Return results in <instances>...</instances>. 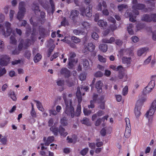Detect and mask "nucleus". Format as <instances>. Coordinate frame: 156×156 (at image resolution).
Instances as JSON below:
<instances>
[{
	"mask_svg": "<svg viewBox=\"0 0 156 156\" xmlns=\"http://www.w3.org/2000/svg\"><path fill=\"white\" fill-rule=\"evenodd\" d=\"M34 101L36 103L37 107L38 110L42 112L44 111V109L43 108L41 103L39 101L34 100Z\"/></svg>",
	"mask_w": 156,
	"mask_h": 156,
	"instance_id": "a211bd4d",
	"label": "nucleus"
},
{
	"mask_svg": "<svg viewBox=\"0 0 156 156\" xmlns=\"http://www.w3.org/2000/svg\"><path fill=\"white\" fill-rule=\"evenodd\" d=\"M24 6L25 3L24 2H21L19 3V11L17 16V18L20 21L23 19L25 12H26Z\"/></svg>",
	"mask_w": 156,
	"mask_h": 156,
	"instance_id": "20e7f679",
	"label": "nucleus"
},
{
	"mask_svg": "<svg viewBox=\"0 0 156 156\" xmlns=\"http://www.w3.org/2000/svg\"><path fill=\"white\" fill-rule=\"evenodd\" d=\"M133 26L132 24H129V26L128 27L127 30L128 33L131 35L133 34V31L132 29Z\"/></svg>",
	"mask_w": 156,
	"mask_h": 156,
	"instance_id": "72a5a7b5",
	"label": "nucleus"
},
{
	"mask_svg": "<svg viewBox=\"0 0 156 156\" xmlns=\"http://www.w3.org/2000/svg\"><path fill=\"white\" fill-rule=\"evenodd\" d=\"M126 123V127L125 133V136L126 138H128L130 135L131 133V126L129 119L128 118H126L125 119Z\"/></svg>",
	"mask_w": 156,
	"mask_h": 156,
	"instance_id": "423d86ee",
	"label": "nucleus"
},
{
	"mask_svg": "<svg viewBox=\"0 0 156 156\" xmlns=\"http://www.w3.org/2000/svg\"><path fill=\"white\" fill-rule=\"evenodd\" d=\"M31 55L30 52L29 51H25L24 54V56L25 57L27 58L28 59L29 58Z\"/></svg>",
	"mask_w": 156,
	"mask_h": 156,
	"instance_id": "603ef678",
	"label": "nucleus"
},
{
	"mask_svg": "<svg viewBox=\"0 0 156 156\" xmlns=\"http://www.w3.org/2000/svg\"><path fill=\"white\" fill-rule=\"evenodd\" d=\"M6 72V70L5 68L2 69L0 67V76L3 75Z\"/></svg>",
	"mask_w": 156,
	"mask_h": 156,
	"instance_id": "0e129e2a",
	"label": "nucleus"
},
{
	"mask_svg": "<svg viewBox=\"0 0 156 156\" xmlns=\"http://www.w3.org/2000/svg\"><path fill=\"white\" fill-rule=\"evenodd\" d=\"M60 73L64 75L65 77L69 76L70 74L69 71L66 68H63L60 71Z\"/></svg>",
	"mask_w": 156,
	"mask_h": 156,
	"instance_id": "aec40b11",
	"label": "nucleus"
},
{
	"mask_svg": "<svg viewBox=\"0 0 156 156\" xmlns=\"http://www.w3.org/2000/svg\"><path fill=\"white\" fill-rule=\"evenodd\" d=\"M9 58L8 56L4 55L0 59V64L1 65L5 66L7 65L9 61Z\"/></svg>",
	"mask_w": 156,
	"mask_h": 156,
	"instance_id": "1a4fd4ad",
	"label": "nucleus"
},
{
	"mask_svg": "<svg viewBox=\"0 0 156 156\" xmlns=\"http://www.w3.org/2000/svg\"><path fill=\"white\" fill-rule=\"evenodd\" d=\"M50 115H57V113L56 111L54 109H51L49 110Z\"/></svg>",
	"mask_w": 156,
	"mask_h": 156,
	"instance_id": "3c124183",
	"label": "nucleus"
},
{
	"mask_svg": "<svg viewBox=\"0 0 156 156\" xmlns=\"http://www.w3.org/2000/svg\"><path fill=\"white\" fill-rule=\"evenodd\" d=\"M60 123L61 125L63 126H66L67 124V122L66 118H63L61 119L60 120Z\"/></svg>",
	"mask_w": 156,
	"mask_h": 156,
	"instance_id": "2f4dec72",
	"label": "nucleus"
},
{
	"mask_svg": "<svg viewBox=\"0 0 156 156\" xmlns=\"http://www.w3.org/2000/svg\"><path fill=\"white\" fill-rule=\"evenodd\" d=\"M104 114V112L101 110L99 111L96 113L97 116L99 117L103 115Z\"/></svg>",
	"mask_w": 156,
	"mask_h": 156,
	"instance_id": "338daca9",
	"label": "nucleus"
},
{
	"mask_svg": "<svg viewBox=\"0 0 156 156\" xmlns=\"http://www.w3.org/2000/svg\"><path fill=\"white\" fill-rule=\"evenodd\" d=\"M32 9L34 11L35 13L40 11L39 10L38 6L37 5L34 4L32 6Z\"/></svg>",
	"mask_w": 156,
	"mask_h": 156,
	"instance_id": "ea45409f",
	"label": "nucleus"
},
{
	"mask_svg": "<svg viewBox=\"0 0 156 156\" xmlns=\"http://www.w3.org/2000/svg\"><path fill=\"white\" fill-rule=\"evenodd\" d=\"M119 77L120 79L124 78L125 80L127 79V76L124 73H120L119 75Z\"/></svg>",
	"mask_w": 156,
	"mask_h": 156,
	"instance_id": "49530a36",
	"label": "nucleus"
},
{
	"mask_svg": "<svg viewBox=\"0 0 156 156\" xmlns=\"http://www.w3.org/2000/svg\"><path fill=\"white\" fill-rule=\"evenodd\" d=\"M82 25L86 29L90 27L89 23L86 22H83L82 24Z\"/></svg>",
	"mask_w": 156,
	"mask_h": 156,
	"instance_id": "864d4df0",
	"label": "nucleus"
},
{
	"mask_svg": "<svg viewBox=\"0 0 156 156\" xmlns=\"http://www.w3.org/2000/svg\"><path fill=\"white\" fill-rule=\"evenodd\" d=\"M152 90L149 89L148 87H146L144 89L143 93L145 95H147L149 94Z\"/></svg>",
	"mask_w": 156,
	"mask_h": 156,
	"instance_id": "c9c22d12",
	"label": "nucleus"
},
{
	"mask_svg": "<svg viewBox=\"0 0 156 156\" xmlns=\"http://www.w3.org/2000/svg\"><path fill=\"white\" fill-rule=\"evenodd\" d=\"M83 64L84 67L86 68L88 67L89 65L88 61L86 59L83 60Z\"/></svg>",
	"mask_w": 156,
	"mask_h": 156,
	"instance_id": "37998d69",
	"label": "nucleus"
},
{
	"mask_svg": "<svg viewBox=\"0 0 156 156\" xmlns=\"http://www.w3.org/2000/svg\"><path fill=\"white\" fill-rule=\"evenodd\" d=\"M89 147L91 149H94L95 147V144L94 143H89Z\"/></svg>",
	"mask_w": 156,
	"mask_h": 156,
	"instance_id": "680f3d73",
	"label": "nucleus"
},
{
	"mask_svg": "<svg viewBox=\"0 0 156 156\" xmlns=\"http://www.w3.org/2000/svg\"><path fill=\"white\" fill-rule=\"evenodd\" d=\"M10 43L13 44H16V40L14 36L12 35L11 36L10 39Z\"/></svg>",
	"mask_w": 156,
	"mask_h": 156,
	"instance_id": "79ce46f5",
	"label": "nucleus"
},
{
	"mask_svg": "<svg viewBox=\"0 0 156 156\" xmlns=\"http://www.w3.org/2000/svg\"><path fill=\"white\" fill-rule=\"evenodd\" d=\"M80 79L81 81L83 80H85L86 78V76L83 74H81L80 76Z\"/></svg>",
	"mask_w": 156,
	"mask_h": 156,
	"instance_id": "774afa93",
	"label": "nucleus"
},
{
	"mask_svg": "<svg viewBox=\"0 0 156 156\" xmlns=\"http://www.w3.org/2000/svg\"><path fill=\"white\" fill-rule=\"evenodd\" d=\"M0 141L3 144L6 145L7 141V138L6 137L4 136L0 140Z\"/></svg>",
	"mask_w": 156,
	"mask_h": 156,
	"instance_id": "a19ab883",
	"label": "nucleus"
},
{
	"mask_svg": "<svg viewBox=\"0 0 156 156\" xmlns=\"http://www.w3.org/2000/svg\"><path fill=\"white\" fill-rule=\"evenodd\" d=\"M108 20L109 22H112V24H110V25L109 27L112 30H115L116 28V27L115 24V19L112 17H110L108 19Z\"/></svg>",
	"mask_w": 156,
	"mask_h": 156,
	"instance_id": "ddd939ff",
	"label": "nucleus"
},
{
	"mask_svg": "<svg viewBox=\"0 0 156 156\" xmlns=\"http://www.w3.org/2000/svg\"><path fill=\"white\" fill-rule=\"evenodd\" d=\"M99 48L103 52H105L107 50V45L104 44H101L99 46Z\"/></svg>",
	"mask_w": 156,
	"mask_h": 156,
	"instance_id": "a878e982",
	"label": "nucleus"
},
{
	"mask_svg": "<svg viewBox=\"0 0 156 156\" xmlns=\"http://www.w3.org/2000/svg\"><path fill=\"white\" fill-rule=\"evenodd\" d=\"M149 48L147 47H144L139 49L137 51V54L138 56H141L145 55L149 51Z\"/></svg>",
	"mask_w": 156,
	"mask_h": 156,
	"instance_id": "9d476101",
	"label": "nucleus"
},
{
	"mask_svg": "<svg viewBox=\"0 0 156 156\" xmlns=\"http://www.w3.org/2000/svg\"><path fill=\"white\" fill-rule=\"evenodd\" d=\"M50 129L53 132L55 135H57L58 130L57 128H56L54 126H52L51 127Z\"/></svg>",
	"mask_w": 156,
	"mask_h": 156,
	"instance_id": "473e14b6",
	"label": "nucleus"
},
{
	"mask_svg": "<svg viewBox=\"0 0 156 156\" xmlns=\"http://www.w3.org/2000/svg\"><path fill=\"white\" fill-rule=\"evenodd\" d=\"M98 95L97 94H94L93 96V100H91L90 103V105H89L88 106V108H93L94 107V102L95 101Z\"/></svg>",
	"mask_w": 156,
	"mask_h": 156,
	"instance_id": "4be33fe9",
	"label": "nucleus"
},
{
	"mask_svg": "<svg viewBox=\"0 0 156 156\" xmlns=\"http://www.w3.org/2000/svg\"><path fill=\"white\" fill-rule=\"evenodd\" d=\"M115 41V39L113 37H111L109 39H105L102 40V42L106 43H112Z\"/></svg>",
	"mask_w": 156,
	"mask_h": 156,
	"instance_id": "bb28decb",
	"label": "nucleus"
},
{
	"mask_svg": "<svg viewBox=\"0 0 156 156\" xmlns=\"http://www.w3.org/2000/svg\"><path fill=\"white\" fill-rule=\"evenodd\" d=\"M15 13V12L13 10H10L9 12V16L10 21H12L13 19V16Z\"/></svg>",
	"mask_w": 156,
	"mask_h": 156,
	"instance_id": "a18cd8bd",
	"label": "nucleus"
},
{
	"mask_svg": "<svg viewBox=\"0 0 156 156\" xmlns=\"http://www.w3.org/2000/svg\"><path fill=\"white\" fill-rule=\"evenodd\" d=\"M105 100H104V96H101L98 99V103L105 102Z\"/></svg>",
	"mask_w": 156,
	"mask_h": 156,
	"instance_id": "e2e57ef3",
	"label": "nucleus"
},
{
	"mask_svg": "<svg viewBox=\"0 0 156 156\" xmlns=\"http://www.w3.org/2000/svg\"><path fill=\"white\" fill-rule=\"evenodd\" d=\"M88 151V148L86 147L82 150L80 152V153L82 155L84 156L86 154Z\"/></svg>",
	"mask_w": 156,
	"mask_h": 156,
	"instance_id": "4c0bfd02",
	"label": "nucleus"
},
{
	"mask_svg": "<svg viewBox=\"0 0 156 156\" xmlns=\"http://www.w3.org/2000/svg\"><path fill=\"white\" fill-rule=\"evenodd\" d=\"M103 73L101 71H98L94 74V76L97 77H100L102 76Z\"/></svg>",
	"mask_w": 156,
	"mask_h": 156,
	"instance_id": "13d9d810",
	"label": "nucleus"
},
{
	"mask_svg": "<svg viewBox=\"0 0 156 156\" xmlns=\"http://www.w3.org/2000/svg\"><path fill=\"white\" fill-rule=\"evenodd\" d=\"M83 113L85 115H88L91 113V111L90 110H88L84 108L83 109Z\"/></svg>",
	"mask_w": 156,
	"mask_h": 156,
	"instance_id": "de8ad7c7",
	"label": "nucleus"
},
{
	"mask_svg": "<svg viewBox=\"0 0 156 156\" xmlns=\"http://www.w3.org/2000/svg\"><path fill=\"white\" fill-rule=\"evenodd\" d=\"M41 56L39 54H37L34 58V61L35 62H37L41 59Z\"/></svg>",
	"mask_w": 156,
	"mask_h": 156,
	"instance_id": "7c9ffc66",
	"label": "nucleus"
},
{
	"mask_svg": "<svg viewBox=\"0 0 156 156\" xmlns=\"http://www.w3.org/2000/svg\"><path fill=\"white\" fill-rule=\"evenodd\" d=\"M91 36L92 38L95 40H97L98 38V35L96 32L93 33L92 34Z\"/></svg>",
	"mask_w": 156,
	"mask_h": 156,
	"instance_id": "4d7b16f0",
	"label": "nucleus"
},
{
	"mask_svg": "<svg viewBox=\"0 0 156 156\" xmlns=\"http://www.w3.org/2000/svg\"><path fill=\"white\" fill-rule=\"evenodd\" d=\"M102 83L101 81H98L96 83L95 87L97 89L99 93H101L102 91Z\"/></svg>",
	"mask_w": 156,
	"mask_h": 156,
	"instance_id": "f3484780",
	"label": "nucleus"
},
{
	"mask_svg": "<svg viewBox=\"0 0 156 156\" xmlns=\"http://www.w3.org/2000/svg\"><path fill=\"white\" fill-rule=\"evenodd\" d=\"M98 24L101 29H105L107 25V23L103 20H100L98 22Z\"/></svg>",
	"mask_w": 156,
	"mask_h": 156,
	"instance_id": "dca6fc26",
	"label": "nucleus"
},
{
	"mask_svg": "<svg viewBox=\"0 0 156 156\" xmlns=\"http://www.w3.org/2000/svg\"><path fill=\"white\" fill-rule=\"evenodd\" d=\"M122 60V63L123 64L127 65L130 64L131 61V58L127 57H123Z\"/></svg>",
	"mask_w": 156,
	"mask_h": 156,
	"instance_id": "412c9836",
	"label": "nucleus"
},
{
	"mask_svg": "<svg viewBox=\"0 0 156 156\" xmlns=\"http://www.w3.org/2000/svg\"><path fill=\"white\" fill-rule=\"evenodd\" d=\"M144 8V5L142 4H137V5L135 6V5L133 6V13H135V15H138L139 13L138 11L136 9H142Z\"/></svg>",
	"mask_w": 156,
	"mask_h": 156,
	"instance_id": "9b49d317",
	"label": "nucleus"
},
{
	"mask_svg": "<svg viewBox=\"0 0 156 156\" xmlns=\"http://www.w3.org/2000/svg\"><path fill=\"white\" fill-rule=\"evenodd\" d=\"M95 48V46L91 43H89L87 46H85L84 49L83 50L84 52H87V51H92Z\"/></svg>",
	"mask_w": 156,
	"mask_h": 156,
	"instance_id": "f8f14e48",
	"label": "nucleus"
},
{
	"mask_svg": "<svg viewBox=\"0 0 156 156\" xmlns=\"http://www.w3.org/2000/svg\"><path fill=\"white\" fill-rule=\"evenodd\" d=\"M50 3L51 7L52 13V14L55 11L54 4L52 0H50Z\"/></svg>",
	"mask_w": 156,
	"mask_h": 156,
	"instance_id": "bf43d9fd",
	"label": "nucleus"
},
{
	"mask_svg": "<svg viewBox=\"0 0 156 156\" xmlns=\"http://www.w3.org/2000/svg\"><path fill=\"white\" fill-rule=\"evenodd\" d=\"M5 18L4 15L0 13V34L6 37L10 34L12 29L11 27V23L8 22H5L4 25L2 24Z\"/></svg>",
	"mask_w": 156,
	"mask_h": 156,
	"instance_id": "f257e3e1",
	"label": "nucleus"
},
{
	"mask_svg": "<svg viewBox=\"0 0 156 156\" xmlns=\"http://www.w3.org/2000/svg\"><path fill=\"white\" fill-rule=\"evenodd\" d=\"M127 7V5L124 4H122L118 6V9L120 11H122L124 9H126Z\"/></svg>",
	"mask_w": 156,
	"mask_h": 156,
	"instance_id": "58836bf2",
	"label": "nucleus"
},
{
	"mask_svg": "<svg viewBox=\"0 0 156 156\" xmlns=\"http://www.w3.org/2000/svg\"><path fill=\"white\" fill-rule=\"evenodd\" d=\"M79 14L78 11L76 10H73L70 12V18L74 20L78 16Z\"/></svg>",
	"mask_w": 156,
	"mask_h": 156,
	"instance_id": "4468645a",
	"label": "nucleus"
},
{
	"mask_svg": "<svg viewBox=\"0 0 156 156\" xmlns=\"http://www.w3.org/2000/svg\"><path fill=\"white\" fill-rule=\"evenodd\" d=\"M43 139L44 142V145L48 146L51 143L53 142L54 140V138L53 136H50L48 137L47 139L45 137Z\"/></svg>",
	"mask_w": 156,
	"mask_h": 156,
	"instance_id": "2eb2a0df",
	"label": "nucleus"
},
{
	"mask_svg": "<svg viewBox=\"0 0 156 156\" xmlns=\"http://www.w3.org/2000/svg\"><path fill=\"white\" fill-rule=\"evenodd\" d=\"M142 20L146 22H151V15L149 16L147 15H143L142 17Z\"/></svg>",
	"mask_w": 156,
	"mask_h": 156,
	"instance_id": "cd10ccee",
	"label": "nucleus"
},
{
	"mask_svg": "<svg viewBox=\"0 0 156 156\" xmlns=\"http://www.w3.org/2000/svg\"><path fill=\"white\" fill-rule=\"evenodd\" d=\"M98 60H99L103 62H105L106 61V60L105 58L103 57L100 55H98Z\"/></svg>",
	"mask_w": 156,
	"mask_h": 156,
	"instance_id": "5fc2aeb1",
	"label": "nucleus"
},
{
	"mask_svg": "<svg viewBox=\"0 0 156 156\" xmlns=\"http://www.w3.org/2000/svg\"><path fill=\"white\" fill-rule=\"evenodd\" d=\"M148 34L151 35L152 39L154 41L156 40V30H152L151 29H150L148 31Z\"/></svg>",
	"mask_w": 156,
	"mask_h": 156,
	"instance_id": "393cba45",
	"label": "nucleus"
},
{
	"mask_svg": "<svg viewBox=\"0 0 156 156\" xmlns=\"http://www.w3.org/2000/svg\"><path fill=\"white\" fill-rule=\"evenodd\" d=\"M123 67L121 66H119L117 67L116 71H119V72H122L124 70Z\"/></svg>",
	"mask_w": 156,
	"mask_h": 156,
	"instance_id": "6e6d98bb",
	"label": "nucleus"
},
{
	"mask_svg": "<svg viewBox=\"0 0 156 156\" xmlns=\"http://www.w3.org/2000/svg\"><path fill=\"white\" fill-rule=\"evenodd\" d=\"M141 105V103L140 101H138L136 103L135 108V114L136 117H139L141 115L140 110Z\"/></svg>",
	"mask_w": 156,
	"mask_h": 156,
	"instance_id": "6e6552de",
	"label": "nucleus"
},
{
	"mask_svg": "<svg viewBox=\"0 0 156 156\" xmlns=\"http://www.w3.org/2000/svg\"><path fill=\"white\" fill-rule=\"evenodd\" d=\"M128 90V87L127 86H125L123 89L122 91V94L125 95L127 94Z\"/></svg>",
	"mask_w": 156,
	"mask_h": 156,
	"instance_id": "8fccbe9b",
	"label": "nucleus"
},
{
	"mask_svg": "<svg viewBox=\"0 0 156 156\" xmlns=\"http://www.w3.org/2000/svg\"><path fill=\"white\" fill-rule=\"evenodd\" d=\"M129 15V20L133 22H134L135 21V18H136V16H134V15H132V13L131 12L129 13V14H128V13H126L125 14V16H127V15Z\"/></svg>",
	"mask_w": 156,
	"mask_h": 156,
	"instance_id": "5701e85b",
	"label": "nucleus"
},
{
	"mask_svg": "<svg viewBox=\"0 0 156 156\" xmlns=\"http://www.w3.org/2000/svg\"><path fill=\"white\" fill-rule=\"evenodd\" d=\"M71 39L73 41L76 43H79L80 41V39L75 36H73L72 37Z\"/></svg>",
	"mask_w": 156,
	"mask_h": 156,
	"instance_id": "c03bdc74",
	"label": "nucleus"
},
{
	"mask_svg": "<svg viewBox=\"0 0 156 156\" xmlns=\"http://www.w3.org/2000/svg\"><path fill=\"white\" fill-rule=\"evenodd\" d=\"M31 44V41L29 40H26L25 41L21 40L19 43L18 48L12 51V54L13 55H18L23 49H26L29 47Z\"/></svg>",
	"mask_w": 156,
	"mask_h": 156,
	"instance_id": "7ed1b4c3",
	"label": "nucleus"
},
{
	"mask_svg": "<svg viewBox=\"0 0 156 156\" xmlns=\"http://www.w3.org/2000/svg\"><path fill=\"white\" fill-rule=\"evenodd\" d=\"M83 30H73L74 33L76 35H84V31Z\"/></svg>",
	"mask_w": 156,
	"mask_h": 156,
	"instance_id": "c85d7f7f",
	"label": "nucleus"
},
{
	"mask_svg": "<svg viewBox=\"0 0 156 156\" xmlns=\"http://www.w3.org/2000/svg\"><path fill=\"white\" fill-rule=\"evenodd\" d=\"M97 141L96 143V146L98 147H100L102 146L103 145V143L101 142H99V140L98 139L96 140Z\"/></svg>",
	"mask_w": 156,
	"mask_h": 156,
	"instance_id": "69168bd1",
	"label": "nucleus"
},
{
	"mask_svg": "<svg viewBox=\"0 0 156 156\" xmlns=\"http://www.w3.org/2000/svg\"><path fill=\"white\" fill-rule=\"evenodd\" d=\"M81 112V105L78 104L77 108L76 115L77 116H79Z\"/></svg>",
	"mask_w": 156,
	"mask_h": 156,
	"instance_id": "f704fd0d",
	"label": "nucleus"
},
{
	"mask_svg": "<svg viewBox=\"0 0 156 156\" xmlns=\"http://www.w3.org/2000/svg\"><path fill=\"white\" fill-rule=\"evenodd\" d=\"M65 129L63 128L61 126H60L58 132L62 136L64 137H65L68 134L67 132H65Z\"/></svg>",
	"mask_w": 156,
	"mask_h": 156,
	"instance_id": "b1692460",
	"label": "nucleus"
},
{
	"mask_svg": "<svg viewBox=\"0 0 156 156\" xmlns=\"http://www.w3.org/2000/svg\"><path fill=\"white\" fill-rule=\"evenodd\" d=\"M151 56H149L144 61V65H147L149 64L151 61Z\"/></svg>",
	"mask_w": 156,
	"mask_h": 156,
	"instance_id": "09e8293b",
	"label": "nucleus"
},
{
	"mask_svg": "<svg viewBox=\"0 0 156 156\" xmlns=\"http://www.w3.org/2000/svg\"><path fill=\"white\" fill-rule=\"evenodd\" d=\"M69 57L68 59V65L69 66V67L70 68L73 67V63L75 62V60L74 58L76 56V55L74 52H71L69 53Z\"/></svg>",
	"mask_w": 156,
	"mask_h": 156,
	"instance_id": "0eeeda50",
	"label": "nucleus"
},
{
	"mask_svg": "<svg viewBox=\"0 0 156 156\" xmlns=\"http://www.w3.org/2000/svg\"><path fill=\"white\" fill-rule=\"evenodd\" d=\"M151 21H156V14H154L151 15Z\"/></svg>",
	"mask_w": 156,
	"mask_h": 156,
	"instance_id": "052dcab7",
	"label": "nucleus"
},
{
	"mask_svg": "<svg viewBox=\"0 0 156 156\" xmlns=\"http://www.w3.org/2000/svg\"><path fill=\"white\" fill-rule=\"evenodd\" d=\"M80 11L83 16H86L88 17L92 16V7L90 5H89L86 9L83 7L81 8Z\"/></svg>",
	"mask_w": 156,
	"mask_h": 156,
	"instance_id": "39448f33",
	"label": "nucleus"
},
{
	"mask_svg": "<svg viewBox=\"0 0 156 156\" xmlns=\"http://www.w3.org/2000/svg\"><path fill=\"white\" fill-rule=\"evenodd\" d=\"M64 99L66 106L65 111V113L67 115L70 116L71 118L74 117L75 116L74 109L72 105V101H69V102L68 101L66 100V97L65 94L64 96Z\"/></svg>",
	"mask_w": 156,
	"mask_h": 156,
	"instance_id": "f03ea898",
	"label": "nucleus"
},
{
	"mask_svg": "<svg viewBox=\"0 0 156 156\" xmlns=\"http://www.w3.org/2000/svg\"><path fill=\"white\" fill-rule=\"evenodd\" d=\"M81 122L82 123L87 125H90L89 119L86 118H84L81 121Z\"/></svg>",
	"mask_w": 156,
	"mask_h": 156,
	"instance_id": "e433bc0d",
	"label": "nucleus"
},
{
	"mask_svg": "<svg viewBox=\"0 0 156 156\" xmlns=\"http://www.w3.org/2000/svg\"><path fill=\"white\" fill-rule=\"evenodd\" d=\"M155 81L154 80H152L149 82L148 85L147 87H148L149 89L152 90L154 88L155 86Z\"/></svg>",
	"mask_w": 156,
	"mask_h": 156,
	"instance_id": "c756f323",
	"label": "nucleus"
},
{
	"mask_svg": "<svg viewBox=\"0 0 156 156\" xmlns=\"http://www.w3.org/2000/svg\"><path fill=\"white\" fill-rule=\"evenodd\" d=\"M155 110L156 109L154 108L151 107L149 111L146 113V117L148 118L154 115L155 111Z\"/></svg>",
	"mask_w": 156,
	"mask_h": 156,
	"instance_id": "6ab92c4d",
	"label": "nucleus"
}]
</instances>
